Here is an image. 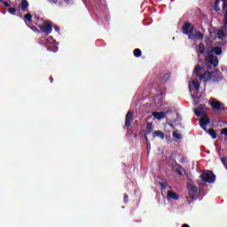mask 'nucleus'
<instances>
[{"label": "nucleus", "mask_w": 227, "mask_h": 227, "mask_svg": "<svg viewBox=\"0 0 227 227\" xmlns=\"http://www.w3.org/2000/svg\"><path fill=\"white\" fill-rule=\"evenodd\" d=\"M182 32H183V35H187L189 38H196V35H197V38L199 40H203V33L200 31L198 32L194 25L191 24L190 22H185L184 24L182 27Z\"/></svg>", "instance_id": "nucleus-1"}, {"label": "nucleus", "mask_w": 227, "mask_h": 227, "mask_svg": "<svg viewBox=\"0 0 227 227\" xmlns=\"http://www.w3.org/2000/svg\"><path fill=\"white\" fill-rule=\"evenodd\" d=\"M202 67L200 65H197L193 70L196 77H199L200 81L203 82H208V81H212L211 73L207 71L204 74H201Z\"/></svg>", "instance_id": "nucleus-2"}, {"label": "nucleus", "mask_w": 227, "mask_h": 227, "mask_svg": "<svg viewBox=\"0 0 227 227\" xmlns=\"http://www.w3.org/2000/svg\"><path fill=\"white\" fill-rule=\"evenodd\" d=\"M196 116H200V126L207 132V126L210 123V118L207 115V113L200 111L198 109L194 110Z\"/></svg>", "instance_id": "nucleus-3"}, {"label": "nucleus", "mask_w": 227, "mask_h": 227, "mask_svg": "<svg viewBox=\"0 0 227 227\" xmlns=\"http://www.w3.org/2000/svg\"><path fill=\"white\" fill-rule=\"evenodd\" d=\"M206 65H207V70H210L212 67H217L219 65V60L217 59V57L214 56V53L212 51L207 52V57H206Z\"/></svg>", "instance_id": "nucleus-4"}, {"label": "nucleus", "mask_w": 227, "mask_h": 227, "mask_svg": "<svg viewBox=\"0 0 227 227\" xmlns=\"http://www.w3.org/2000/svg\"><path fill=\"white\" fill-rule=\"evenodd\" d=\"M52 21L51 20H44L43 25H39L38 27L41 30V33H44L45 35H51L52 33L53 27Z\"/></svg>", "instance_id": "nucleus-5"}, {"label": "nucleus", "mask_w": 227, "mask_h": 227, "mask_svg": "<svg viewBox=\"0 0 227 227\" xmlns=\"http://www.w3.org/2000/svg\"><path fill=\"white\" fill-rule=\"evenodd\" d=\"M200 178L202 180V182H206L207 184H214L215 182V175L212 173V171L209 172H203Z\"/></svg>", "instance_id": "nucleus-6"}, {"label": "nucleus", "mask_w": 227, "mask_h": 227, "mask_svg": "<svg viewBox=\"0 0 227 227\" xmlns=\"http://www.w3.org/2000/svg\"><path fill=\"white\" fill-rule=\"evenodd\" d=\"M211 82L213 84H217V82H221L223 80V73L219 71V69H215L211 73Z\"/></svg>", "instance_id": "nucleus-7"}, {"label": "nucleus", "mask_w": 227, "mask_h": 227, "mask_svg": "<svg viewBox=\"0 0 227 227\" xmlns=\"http://www.w3.org/2000/svg\"><path fill=\"white\" fill-rule=\"evenodd\" d=\"M134 121V112L129 111L125 117L124 129H129L132 127V121Z\"/></svg>", "instance_id": "nucleus-8"}, {"label": "nucleus", "mask_w": 227, "mask_h": 227, "mask_svg": "<svg viewBox=\"0 0 227 227\" xmlns=\"http://www.w3.org/2000/svg\"><path fill=\"white\" fill-rule=\"evenodd\" d=\"M189 196L192 200H198V187L194 184H191L188 187Z\"/></svg>", "instance_id": "nucleus-9"}, {"label": "nucleus", "mask_w": 227, "mask_h": 227, "mask_svg": "<svg viewBox=\"0 0 227 227\" xmlns=\"http://www.w3.org/2000/svg\"><path fill=\"white\" fill-rule=\"evenodd\" d=\"M209 104L213 111H220V109H224V106H223V104L219 101H216L214 98L209 101Z\"/></svg>", "instance_id": "nucleus-10"}, {"label": "nucleus", "mask_w": 227, "mask_h": 227, "mask_svg": "<svg viewBox=\"0 0 227 227\" xmlns=\"http://www.w3.org/2000/svg\"><path fill=\"white\" fill-rule=\"evenodd\" d=\"M20 8H21L22 12H29V2L27 0H21Z\"/></svg>", "instance_id": "nucleus-11"}, {"label": "nucleus", "mask_w": 227, "mask_h": 227, "mask_svg": "<svg viewBox=\"0 0 227 227\" xmlns=\"http://www.w3.org/2000/svg\"><path fill=\"white\" fill-rule=\"evenodd\" d=\"M24 19H25V24L27 26H29V24H31V22H33V15L31 14V12L25 14Z\"/></svg>", "instance_id": "nucleus-12"}, {"label": "nucleus", "mask_w": 227, "mask_h": 227, "mask_svg": "<svg viewBox=\"0 0 227 227\" xmlns=\"http://www.w3.org/2000/svg\"><path fill=\"white\" fill-rule=\"evenodd\" d=\"M175 169L177 172V174L179 175V176H184V167H182V165L176 163L175 164Z\"/></svg>", "instance_id": "nucleus-13"}, {"label": "nucleus", "mask_w": 227, "mask_h": 227, "mask_svg": "<svg viewBox=\"0 0 227 227\" xmlns=\"http://www.w3.org/2000/svg\"><path fill=\"white\" fill-rule=\"evenodd\" d=\"M153 116H154V118H156V120H162L166 117V113H164V112H154L153 114Z\"/></svg>", "instance_id": "nucleus-14"}, {"label": "nucleus", "mask_w": 227, "mask_h": 227, "mask_svg": "<svg viewBox=\"0 0 227 227\" xmlns=\"http://www.w3.org/2000/svg\"><path fill=\"white\" fill-rule=\"evenodd\" d=\"M167 196H168V198H170L171 200H179V198H180V195H178V193L171 192V191L168 192Z\"/></svg>", "instance_id": "nucleus-15"}, {"label": "nucleus", "mask_w": 227, "mask_h": 227, "mask_svg": "<svg viewBox=\"0 0 227 227\" xmlns=\"http://www.w3.org/2000/svg\"><path fill=\"white\" fill-rule=\"evenodd\" d=\"M153 137H160V139H164L165 136H164V132L160 131V130H155L153 132Z\"/></svg>", "instance_id": "nucleus-16"}, {"label": "nucleus", "mask_w": 227, "mask_h": 227, "mask_svg": "<svg viewBox=\"0 0 227 227\" xmlns=\"http://www.w3.org/2000/svg\"><path fill=\"white\" fill-rule=\"evenodd\" d=\"M152 130H153V124L151 122H148L145 127V133L144 135L149 136V134H152Z\"/></svg>", "instance_id": "nucleus-17"}, {"label": "nucleus", "mask_w": 227, "mask_h": 227, "mask_svg": "<svg viewBox=\"0 0 227 227\" xmlns=\"http://www.w3.org/2000/svg\"><path fill=\"white\" fill-rule=\"evenodd\" d=\"M218 40H224L226 38V34H224V30L219 29L217 32Z\"/></svg>", "instance_id": "nucleus-18"}, {"label": "nucleus", "mask_w": 227, "mask_h": 227, "mask_svg": "<svg viewBox=\"0 0 227 227\" xmlns=\"http://www.w3.org/2000/svg\"><path fill=\"white\" fill-rule=\"evenodd\" d=\"M207 52V48H205V44L200 43L199 44V54H205Z\"/></svg>", "instance_id": "nucleus-19"}, {"label": "nucleus", "mask_w": 227, "mask_h": 227, "mask_svg": "<svg viewBox=\"0 0 227 227\" xmlns=\"http://www.w3.org/2000/svg\"><path fill=\"white\" fill-rule=\"evenodd\" d=\"M213 52L216 55V56H221L223 54V49H221V47H215L213 48Z\"/></svg>", "instance_id": "nucleus-20"}, {"label": "nucleus", "mask_w": 227, "mask_h": 227, "mask_svg": "<svg viewBox=\"0 0 227 227\" xmlns=\"http://www.w3.org/2000/svg\"><path fill=\"white\" fill-rule=\"evenodd\" d=\"M209 136H211L212 139H216L217 138V133L215 132V130L214 129H209L207 130Z\"/></svg>", "instance_id": "nucleus-21"}, {"label": "nucleus", "mask_w": 227, "mask_h": 227, "mask_svg": "<svg viewBox=\"0 0 227 227\" xmlns=\"http://www.w3.org/2000/svg\"><path fill=\"white\" fill-rule=\"evenodd\" d=\"M133 54L135 56V58H141V55L143 54V52L141 51L140 49H135L133 51Z\"/></svg>", "instance_id": "nucleus-22"}, {"label": "nucleus", "mask_w": 227, "mask_h": 227, "mask_svg": "<svg viewBox=\"0 0 227 227\" xmlns=\"http://www.w3.org/2000/svg\"><path fill=\"white\" fill-rule=\"evenodd\" d=\"M193 88L197 91V93L200 91V84L198 82L192 81Z\"/></svg>", "instance_id": "nucleus-23"}, {"label": "nucleus", "mask_w": 227, "mask_h": 227, "mask_svg": "<svg viewBox=\"0 0 227 227\" xmlns=\"http://www.w3.org/2000/svg\"><path fill=\"white\" fill-rule=\"evenodd\" d=\"M169 77H171L170 74H165L162 77V82H168V81H169Z\"/></svg>", "instance_id": "nucleus-24"}, {"label": "nucleus", "mask_w": 227, "mask_h": 227, "mask_svg": "<svg viewBox=\"0 0 227 227\" xmlns=\"http://www.w3.org/2000/svg\"><path fill=\"white\" fill-rule=\"evenodd\" d=\"M219 0H215V12H221V8L219 7Z\"/></svg>", "instance_id": "nucleus-25"}, {"label": "nucleus", "mask_w": 227, "mask_h": 227, "mask_svg": "<svg viewBox=\"0 0 227 227\" xmlns=\"http://www.w3.org/2000/svg\"><path fill=\"white\" fill-rule=\"evenodd\" d=\"M173 137L176 139H182V135L178 134L176 131H173Z\"/></svg>", "instance_id": "nucleus-26"}, {"label": "nucleus", "mask_w": 227, "mask_h": 227, "mask_svg": "<svg viewBox=\"0 0 227 227\" xmlns=\"http://www.w3.org/2000/svg\"><path fill=\"white\" fill-rule=\"evenodd\" d=\"M16 12H17V8L15 7L9 8V13H11V15H15Z\"/></svg>", "instance_id": "nucleus-27"}, {"label": "nucleus", "mask_w": 227, "mask_h": 227, "mask_svg": "<svg viewBox=\"0 0 227 227\" xmlns=\"http://www.w3.org/2000/svg\"><path fill=\"white\" fill-rule=\"evenodd\" d=\"M221 162H222V164H223L225 169H227L226 157H222Z\"/></svg>", "instance_id": "nucleus-28"}, {"label": "nucleus", "mask_w": 227, "mask_h": 227, "mask_svg": "<svg viewBox=\"0 0 227 227\" xmlns=\"http://www.w3.org/2000/svg\"><path fill=\"white\" fill-rule=\"evenodd\" d=\"M28 27H30V29H32V31H34V33H40V30H38L37 27L35 26L31 27L28 25Z\"/></svg>", "instance_id": "nucleus-29"}, {"label": "nucleus", "mask_w": 227, "mask_h": 227, "mask_svg": "<svg viewBox=\"0 0 227 227\" xmlns=\"http://www.w3.org/2000/svg\"><path fill=\"white\" fill-rule=\"evenodd\" d=\"M198 109H199L200 111H205V109H206L205 104H200V105H199Z\"/></svg>", "instance_id": "nucleus-30"}, {"label": "nucleus", "mask_w": 227, "mask_h": 227, "mask_svg": "<svg viewBox=\"0 0 227 227\" xmlns=\"http://www.w3.org/2000/svg\"><path fill=\"white\" fill-rule=\"evenodd\" d=\"M144 137L145 139L146 146H150V140L148 139V135H144Z\"/></svg>", "instance_id": "nucleus-31"}, {"label": "nucleus", "mask_w": 227, "mask_h": 227, "mask_svg": "<svg viewBox=\"0 0 227 227\" xmlns=\"http://www.w3.org/2000/svg\"><path fill=\"white\" fill-rule=\"evenodd\" d=\"M123 201H124V203H128L129 202V195L127 193H125L123 195Z\"/></svg>", "instance_id": "nucleus-32"}, {"label": "nucleus", "mask_w": 227, "mask_h": 227, "mask_svg": "<svg viewBox=\"0 0 227 227\" xmlns=\"http://www.w3.org/2000/svg\"><path fill=\"white\" fill-rule=\"evenodd\" d=\"M221 134H223V136H225V137H227V128H224L221 130Z\"/></svg>", "instance_id": "nucleus-33"}, {"label": "nucleus", "mask_w": 227, "mask_h": 227, "mask_svg": "<svg viewBox=\"0 0 227 227\" xmlns=\"http://www.w3.org/2000/svg\"><path fill=\"white\" fill-rule=\"evenodd\" d=\"M223 24H224V26H227V14H224Z\"/></svg>", "instance_id": "nucleus-34"}, {"label": "nucleus", "mask_w": 227, "mask_h": 227, "mask_svg": "<svg viewBox=\"0 0 227 227\" xmlns=\"http://www.w3.org/2000/svg\"><path fill=\"white\" fill-rule=\"evenodd\" d=\"M227 0H223V10H226Z\"/></svg>", "instance_id": "nucleus-35"}, {"label": "nucleus", "mask_w": 227, "mask_h": 227, "mask_svg": "<svg viewBox=\"0 0 227 227\" xmlns=\"http://www.w3.org/2000/svg\"><path fill=\"white\" fill-rule=\"evenodd\" d=\"M181 164H184L185 162V157H182L179 161Z\"/></svg>", "instance_id": "nucleus-36"}, {"label": "nucleus", "mask_w": 227, "mask_h": 227, "mask_svg": "<svg viewBox=\"0 0 227 227\" xmlns=\"http://www.w3.org/2000/svg\"><path fill=\"white\" fill-rule=\"evenodd\" d=\"M50 3H53V4H58V0H48Z\"/></svg>", "instance_id": "nucleus-37"}, {"label": "nucleus", "mask_w": 227, "mask_h": 227, "mask_svg": "<svg viewBox=\"0 0 227 227\" xmlns=\"http://www.w3.org/2000/svg\"><path fill=\"white\" fill-rule=\"evenodd\" d=\"M4 6L10 8L11 5L8 4V2H4Z\"/></svg>", "instance_id": "nucleus-38"}, {"label": "nucleus", "mask_w": 227, "mask_h": 227, "mask_svg": "<svg viewBox=\"0 0 227 227\" xmlns=\"http://www.w3.org/2000/svg\"><path fill=\"white\" fill-rule=\"evenodd\" d=\"M53 27H54L55 31H57V33H59V27L54 26Z\"/></svg>", "instance_id": "nucleus-39"}, {"label": "nucleus", "mask_w": 227, "mask_h": 227, "mask_svg": "<svg viewBox=\"0 0 227 227\" xmlns=\"http://www.w3.org/2000/svg\"><path fill=\"white\" fill-rule=\"evenodd\" d=\"M65 3H67V4H70V3H72V0H64Z\"/></svg>", "instance_id": "nucleus-40"}, {"label": "nucleus", "mask_w": 227, "mask_h": 227, "mask_svg": "<svg viewBox=\"0 0 227 227\" xmlns=\"http://www.w3.org/2000/svg\"><path fill=\"white\" fill-rule=\"evenodd\" d=\"M51 82H54V78L52 76L50 77Z\"/></svg>", "instance_id": "nucleus-41"}, {"label": "nucleus", "mask_w": 227, "mask_h": 227, "mask_svg": "<svg viewBox=\"0 0 227 227\" xmlns=\"http://www.w3.org/2000/svg\"><path fill=\"white\" fill-rule=\"evenodd\" d=\"M182 227H191V226H189V224H187V223H184V224L182 225Z\"/></svg>", "instance_id": "nucleus-42"}, {"label": "nucleus", "mask_w": 227, "mask_h": 227, "mask_svg": "<svg viewBox=\"0 0 227 227\" xmlns=\"http://www.w3.org/2000/svg\"><path fill=\"white\" fill-rule=\"evenodd\" d=\"M147 146V150H150L152 148L151 145H146Z\"/></svg>", "instance_id": "nucleus-43"}, {"label": "nucleus", "mask_w": 227, "mask_h": 227, "mask_svg": "<svg viewBox=\"0 0 227 227\" xmlns=\"http://www.w3.org/2000/svg\"><path fill=\"white\" fill-rule=\"evenodd\" d=\"M0 3H3V0H0Z\"/></svg>", "instance_id": "nucleus-44"}]
</instances>
